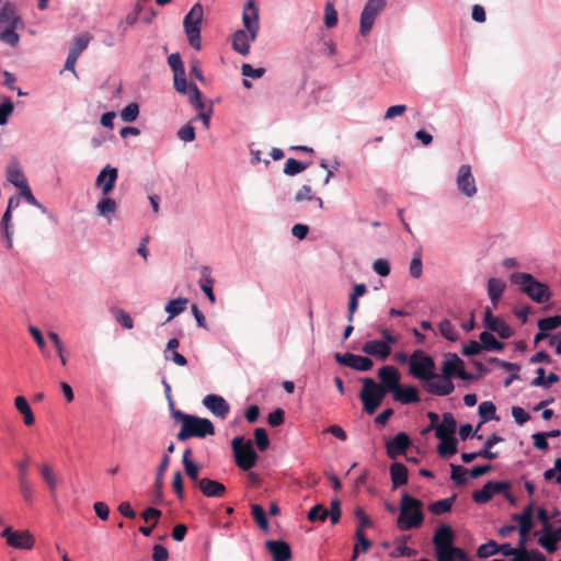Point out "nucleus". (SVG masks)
Wrapping results in <instances>:
<instances>
[{
  "label": "nucleus",
  "mask_w": 561,
  "mask_h": 561,
  "mask_svg": "<svg viewBox=\"0 0 561 561\" xmlns=\"http://www.w3.org/2000/svg\"><path fill=\"white\" fill-rule=\"evenodd\" d=\"M337 12L332 2H327L324 7V24L332 28L337 24Z\"/></svg>",
  "instance_id": "4d7b16f0"
},
{
  "label": "nucleus",
  "mask_w": 561,
  "mask_h": 561,
  "mask_svg": "<svg viewBox=\"0 0 561 561\" xmlns=\"http://www.w3.org/2000/svg\"><path fill=\"white\" fill-rule=\"evenodd\" d=\"M390 478L392 482V489L396 490L408 482V469L401 462H393L390 466Z\"/></svg>",
  "instance_id": "c756f323"
},
{
  "label": "nucleus",
  "mask_w": 561,
  "mask_h": 561,
  "mask_svg": "<svg viewBox=\"0 0 561 561\" xmlns=\"http://www.w3.org/2000/svg\"><path fill=\"white\" fill-rule=\"evenodd\" d=\"M188 302L187 298L179 297L171 299L164 307L165 312L169 313L168 321L182 313Z\"/></svg>",
  "instance_id": "58836bf2"
},
{
  "label": "nucleus",
  "mask_w": 561,
  "mask_h": 561,
  "mask_svg": "<svg viewBox=\"0 0 561 561\" xmlns=\"http://www.w3.org/2000/svg\"><path fill=\"white\" fill-rule=\"evenodd\" d=\"M138 115H139V106L135 102L127 104L121 112V118L125 123H131V122L136 121Z\"/></svg>",
  "instance_id": "603ef678"
},
{
  "label": "nucleus",
  "mask_w": 561,
  "mask_h": 561,
  "mask_svg": "<svg viewBox=\"0 0 561 561\" xmlns=\"http://www.w3.org/2000/svg\"><path fill=\"white\" fill-rule=\"evenodd\" d=\"M505 289H506V284L503 279L496 278V277H491L488 279L486 291H488V296L494 307L497 305V302H499L500 298L502 297L503 293L505 291Z\"/></svg>",
  "instance_id": "c85d7f7f"
},
{
  "label": "nucleus",
  "mask_w": 561,
  "mask_h": 561,
  "mask_svg": "<svg viewBox=\"0 0 561 561\" xmlns=\"http://www.w3.org/2000/svg\"><path fill=\"white\" fill-rule=\"evenodd\" d=\"M251 514L254 518L255 523L262 530L268 529V520L265 514L264 508L259 504H253L251 506Z\"/></svg>",
  "instance_id": "de8ad7c7"
},
{
  "label": "nucleus",
  "mask_w": 561,
  "mask_h": 561,
  "mask_svg": "<svg viewBox=\"0 0 561 561\" xmlns=\"http://www.w3.org/2000/svg\"><path fill=\"white\" fill-rule=\"evenodd\" d=\"M14 405L16 410L23 415L25 425L31 426L35 423V416L25 397L18 396L14 400Z\"/></svg>",
  "instance_id": "473e14b6"
},
{
  "label": "nucleus",
  "mask_w": 561,
  "mask_h": 561,
  "mask_svg": "<svg viewBox=\"0 0 561 561\" xmlns=\"http://www.w3.org/2000/svg\"><path fill=\"white\" fill-rule=\"evenodd\" d=\"M362 352L379 360H386L391 353V347L379 340H370L363 344Z\"/></svg>",
  "instance_id": "4be33fe9"
},
{
  "label": "nucleus",
  "mask_w": 561,
  "mask_h": 561,
  "mask_svg": "<svg viewBox=\"0 0 561 561\" xmlns=\"http://www.w3.org/2000/svg\"><path fill=\"white\" fill-rule=\"evenodd\" d=\"M14 111V104L9 98H5L0 104V125H5Z\"/></svg>",
  "instance_id": "052dcab7"
},
{
  "label": "nucleus",
  "mask_w": 561,
  "mask_h": 561,
  "mask_svg": "<svg viewBox=\"0 0 561 561\" xmlns=\"http://www.w3.org/2000/svg\"><path fill=\"white\" fill-rule=\"evenodd\" d=\"M450 468H451V474H450L451 480L459 485L466 484L467 483V479H466L467 470L459 465H453V463L450 465Z\"/></svg>",
  "instance_id": "0e129e2a"
},
{
  "label": "nucleus",
  "mask_w": 561,
  "mask_h": 561,
  "mask_svg": "<svg viewBox=\"0 0 561 561\" xmlns=\"http://www.w3.org/2000/svg\"><path fill=\"white\" fill-rule=\"evenodd\" d=\"M442 373L444 380H451L455 376L461 380H473V374L465 370V363L456 353L446 354Z\"/></svg>",
  "instance_id": "f8f14e48"
},
{
  "label": "nucleus",
  "mask_w": 561,
  "mask_h": 561,
  "mask_svg": "<svg viewBox=\"0 0 561 561\" xmlns=\"http://www.w3.org/2000/svg\"><path fill=\"white\" fill-rule=\"evenodd\" d=\"M265 68H254L252 65L250 64H243L242 67H241V73L247 77V78H252V79H260L264 76L265 73Z\"/></svg>",
  "instance_id": "69168bd1"
},
{
  "label": "nucleus",
  "mask_w": 561,
  "mask_h": 561,
  "mask_svg": "<svg viewBox=\"0 0 561 561\" xmlns=\"http://www.w3.org/2000/svg\"><path fill=\"white\" fill-rule=\"evenodd\" d=\"M408 537L403 536L396 540V554L397 557H413L416 554V550L407 546Z\"/></svg>",
  "instance_id": "13d9d810"
},
{
  "label": "nucleus",
  "mask_w": 561,
  "mask_h": 561,
  "mask_svg": "<svg viewBox=\"0 0 561 561\" xmlns=\"http://www.w3.org/2000/svg\"><path fill=\"white\" fill-rule=\"evenodd\" d=\"M192 450L186 448L183 453V466L187 477L194 481H198L199 467L191 460Z\"/></svg>",
  "instance_id": "a19ab883"
},
{
  "label": "nucleus",
  "mask_w": 561,
  "mask_h": 561,
  "mask_svg": "<svg viewBox=\"0 0 561 561\" xmlns=\"http://www.w3.org/2000/svg\"><path fill=\"white\" fill-rule=\"evenodd\" d=\"M483 324L486 331L496 333L503 340H507L513 335L511 327L505 321L494 316L489 308L484 311Z\"/></svg>",
  "instance_id": "f3484780"
},
{
  "label": "nucleus",
  "mask_w": 561,
  "mask_h": 561,
  "mask_svg": "<svg viewBox=\"0 0 561 561\" xmlns=\"http://www.w3.org/2000/svg\"><path fill=\"white\" fill-rule=\"evenodd\" d=\"M214 434L215 426L210 420L192 415L185 424H182L176 437L179 440H186L191 437L205 438Z\"/></svg>",
  "instance_id": "6e6552de"
},
{
  "label": "nucleus",
  "mask_w": 561,
  "mask_h": 561,
  "mask_svg": "<svg viewBox=\"0 0 561 561\" xmlns=\"http://www.w3.org/2000/svg\"><path fill=\"white\" fill-rule=\"evenodd\" d=\"M1 537L5 539L8 546L20 550H30L35 543V538L28 530H14L11 527H5L1 531Z\"/></svg>",
  "instance_id": "ddd939ff"
},
{
  "label": "nucleus",
  "mask_w": 561,
  "mask_h": 561,
  "mask_svg": "<svg viewBox=\"0 0 561 561\" xmlns=\"http://www.w3.org/2000/svg\"><path fill=\"white\" fill-rule=\"evenodd\" d=\"M457 495L453 494L450 497L442 499L428 505V511L434 515H443L450 512Z\"/></svg>",
  "instance_id": "4c0bfd02"
},
{
  "label": "nucleus",
  "mask_w": 561,
  "mask_h": 561,
  "mask_svg": "<svg viewBox=\"0 0 561 561\" xmlns=\"http://www.w3.org/2000/svg\"><path fill=\"white\" fill-rule=\"evenodd\" d=\"M95 209L99 216L111 222L113 216L117 211V203L115 199L108 197V195H103V197L98 202Z\"/></svg>",
  "instance_id": "cd10ccee"
},
{
  "label": "nucleus",
  "mask_w": 561,
  "mask_h": 561,
  "mask_svg": "<svg viewBox=\"0 0 561 561\" xmlns=\"http://www.w3.org/2000/svg\"><path fill=\"white\" fill-rule=\"evenodd\" d=\"M334 358L340 365L357 371H368L374 367V362L368 356L357 355L351 352L344 354L335 353Z\"/></svg>",
  "instance_id": "dca6fc26"
},
{
  "label": "nucleus",
  "mask_w": 561,
  "mask_h": 561,
  "mask_svg": "<svg viewBox=\"0 0 561 561\" xmlns=\"http://www.w3.org/2000/svg\"><path fill=\"white\" fill-rule=\"evenodd\" d=\"M38 471H39L42 479L46 483L48 490L51 493H55L58 488V479L54 472L53 467L48 463H42L38 466Z\"/></svg>",
  "instance_id": "2f4dec72"
},
{
  "label": "nucleus",
  "mask_w": 561,
  "mask_h": 561,
  "mask_svg": "<svg viewBox=\"0 0 561 561\" xmlns=\"http://www.w3.org/2000/svg\"><path fill=\"white\" fill-rule=\"evenodd\" d=\"M90 41L91 36L88 33L76 36L69 47V53L80 57L81 53L88 47Z\"/></svg>",
  "instance_id": "37998d69"
},
{
  "label": "nucleus",
  "mask_w": 561,
  "mask_h": 561,
  "mask_svg": "<svg viewBox=\"0 0 561 561\" xmlns=\"http://www.w3.org/2000/svg\"><path fill=\"white\" fill-rule=\"evenodd\" d=\"M455 533L449 525H440L434 533L433 545L437 561H449L442 556L444 548H449L454 552H460V548L454 546Z\"/></svg>",
  "instance_id": "9b49d317"
},
{
  "label": "nucleus",
  "mask_w": 561,
  "mask_h": 561,
  "mask_svg": "<svg viewBox=\"0 0 561 561\" xmlns=\"http://www.w3.org/2000/svg\"><path fill=\"white\" fill-rule=\"evenodd\" d=\"M18 482H19V489H20V493H21L22 497L24 499V501L31 502L34 496V490H33L32 483L30 482L28 479H19Z\"/></svg>",
  "instance_id": "e2e57ef3"
},
{
  "label": "nucleus",
  "mask_w": 561,
  "mask_h": 561,
  "mask_svg": "<svg viewBox=\"0 0 561 561\" xmlns=\"http://www.w3.org/2000/svg\"><path fill=\"white\" fill-rule=\"evenodd\" d=\"M32 462V457L30 455H25L23 459L16 460L14 466L18 470V480L19 479H28V466Z\"/></svg>",
  "instance_id": "680f3d73"
},
{
  "label": "nucleus",
  "mask_w": 561,
  "mask_h": 561,
  "mask_svg": "<svg viewBox=\"0 0 561 561\" xmlns=\"http://www.w3.org/2000/svg\"><path fill=\"white\" fill-rule=\"evenodd\" d=\"M25 24L18 11L16 3L5 1L0 8V42L11 47L20 42L19 31L24 30Z\"/></svg>",
  "instance_id": "7ed1b4c3"
},
{
  "label": "nucleus",
  "mask_w": 561,
  "mask_h": 561,
  "mask_svg": "<svg viewBox=\"0 0 561 561\" xmlns=\"http://www.w3.org/2000/svg\"><path fill=\"white\" fill-rule=\"evenodd\" d=\"M378 377L380 379L379 388L383 393L393 392L400 385V373L391 365H386L379 368Z\"/></svg>",
  "instance_id": "a211bd4d"
},
{
  "label": "nucleus",
  "mask_w": 561,
  "mask_h": 561,
  "mask_svg": "<svg viewBox=\"0 0 561 561\" xmlns=\"http://www.w3.org/2000/svg\"><path fill=\"white\" fill-rule=\"evenodd\" d=\"M503 440H504V438L502 436H500L499 434H496V433H493L491 436H489L486 438V440L484 442L482 448L480 449V450H484L486 453V455L482 456V458L488 459V460L496 459L497 458V453L492 451L491 448L494 445H496V444H499V443H501Z\"/></svg>",
  "instance_id": "79ce46f5"
},
{
  "label": "nucleus",
  "mask_w": 561,
  "mask_h": 561,
  "mask_svg": "<svg viewBox=\"0 0 561 561\" xmlns=\"http://www.w3.org/2000/svg\"><path fill=\"white\" fill-rule=\"evenodd\" d=\"M168 65L170 66L173 75H183L185 68L179 53H173L168 57Z\"/></svg>",
  "instance_id": "bf43d9fd"
},
{
  "label": "nucleus",
  "mask_w": 561,
  "mask_h": 561,
  "mask_svg": "<svg viewBox=\"0 0 561 561\" xmlns=\"http://www.w3.org/2000/svg\"><path fill=\"white\" fill-rule=\"evenodd\" d=\"M510 282L519 286L520 291L537 304H546L551 298V291L548 285L537 280L530 273H512L510 275Z\"/></svg>",
  "instance_id": "39448f33"
},
{
  "label": "nucleus",
  "mask_w": 561,
  "mask_h": 561,
  "mask_svg": "<svg viewBox=\"0 0 561 561\" xmlns=\"http://www.w3.org/2000/svg\"><path fill=\"white\" fill-rule=\"evenodd\" d=\"M374 272L381 276L387 277L390 274V263L386 259H378L373 264Z\"/></svg>",
  "instance_id": "338daca9"
},
{
  "label": "nucleus",
  "mask_w": 561,
  "mask_h": 561,
  "mask_svg": "<svg viewBox=\"0 0 561 561\" xmlns=\"http://www.w3.org/2000/svg\"><path fill=\"white\" fill-rule=\"evenodd\" d=\"M511 486L512 483L508 480H490L486 483H484V485L481 489L473 491L472 500L477 504H485L492 500L494 494H502L504 491L510 490Z\"/></svg>",
  "instance_id": "4468645a"
},
{
  "label": "nucleus",
  "mask_w": 561,
  "mask_h": 561,
  "mask_svg": "<svg viewBox=\"0 0 561 561\" xmlns=\"http://www.w3.org/2000/svg\"><path fill=\"white\" fill-rule=\"evenodd\" d=\"M423 503L421 500L403 492L400 501V515L397 525L400 530L407 531L419 528L424 522Z\"/></svg>",
  "instance_id": "20e7f679"
},
{
  "label": "nucleus",
  "mask_w": 561,
  "mask_h": 561,
  "mask_svg": "<svg viewBox=\"0 0 561 561\" xmlns=\"http://www.w3.org/2000/svg\"><path fill=\"white\" fill-rule=\"evenodd\" d=\"M537 325L540 331L549 332L556 330L561 327V314L542 318L538 320Z\"/></svg>",
  "instance_id": "49530a36"
},
{
  "label": "nucleus",
  "mask_w": 561,
  "mask_h": 561,
  "mask_svg": "<svg viewBox=\"0 0 561 561\" xmlns=\"http://www.w3.org/2000/svg\"><path fill=\"white\" fill-rule=\"evenodd\" d=\"M386 8V0H367L359 19V33L362 36H367L375 23L376 18Z\"/></svg>",
  "instance_id": "9d476101"
},
{
  "label": "nucleus",
  "mask_w": 561,
  "mask_h": 561,
  "mask_svg": "<svg viewBox=\"0 0 561 561\" xmlns=\"http://www.w3.org/2000/svg\"><path fill=\"white\" fill-rule=\"evenodd\" d=\"M482 348L488 352H500L504 348V344L497 341L489 331H483L479 335Z\"/></svg>",
  "instance_id": "f704fd0d"
},
{
  "label": "nucleus",
  "mask_w": 561,
  "mask_h": 561,
  "mask_svg": "<svg viewBox=\"0 0 561 561\" xmlns=\"http://www.w3.org/2000/svg\"><path fill=\"white\" fill-rule=\"evenodd\" d=\"M242 22L245 30H237L232 34V48L242 56L250 53V43L254 42L260 31L259 7L255 0H247Z\"/></svg>",
  "instance_id": "f03ea898"
},
{
  "label": "nucleus",
  "mask_w": 561,
  "mask_h": 561,
  "mask_svg": "<svg viewBox=\"0 0 561 561\" xmlns=\"http://www.w3.org/2000/svg\"><path fill=\"white\" fill-rule=\"evenodd\" d=\"M174 89L181 94L190 92V84L187 83L185 72L183 75H173Z\"/></svg>",
  "instance_id": "774afa93"
},
{
  "label": "nucleus",
  "mask_w": 561,
  "mask_h": 561,
  "mask_svg": "<svg viewBox=\"0 0 561 561\" xmlns=\"http://www.w3.org/2000/svg\"><path fill=\"white\" fill-rule=\"evenodd\" d=\"M176 136L180 140L184 142H192L196 138L195 127L192 124V121L187 122L183 125L176 133Z\"/></svg>",
  "instance_id": "8fccbe9b"
},
{
  "label": "nucleus",
  "mask_w": 561,
  "mask_h": 561,
  "mask_svg": "<svg viewBox=\"0 0 561 561\" xmlns=\"http://www.w3.org/2000/svg\"><path fill=\"white\" fill-rule=\"evenodd\" d=\"M393 399L402 404H412L420 401V396L416 387L401 386L392 392Z\"/></svg>",
  "instance_id": "393cba45"
},
{
  "label": "nucleus",
  "mask_w": 561,
  "mask_h": 561,
  "mask_svg": "<svg viewBox=\"0 0 561 561\" xmlns=\"http://www.w3.org/2000/svg\"><path fill=\"white\" fill-rule=\"evenodd\" d=\"M439 444L437 446V451L440 457L449 458L457 453V439L456 437H443L438 438Z\"/></svg>",
  "instance_id": "e433bc0d"
},
{
  "label": "nucleus",
  "mask_w": 561,
  "mask_h": 561,
  "mask_svg": "<svg viewBox=\"0 0 561 561\" xmlns=\"http://www.w3.org/2000/svg\"><path fill=\"white\" fill-rule=\"evenodd\" d=\"M456 420L454 415L449 412L443 414L442 422L436 426V437H455L456 432Z\"/></svg>",
  "instance_id": "a878e982"
},
{
  "label": "nucleus",
  "mask_w": 561,
  "mask_h": 561,
  "mask_svg": "<svg viewBox=\"0 0 561 561\" xmlns=\"http://www.w3.org/2000/svg\"><path fill=\"white\" fill-rule=\"evenodd\" d=\"M435 368L434 359L424 351L415 350L410 355L409 371L414 378L423 382V386L428 393L439 397L450 394L455 389L453 381H434L433 379L437 377Z\"/></svg>",
  "instance_id": "f257e3e1"
},
{
  "label": "nucleus",
  "mask_w": 561,
  "mask_h": 561,
  "mask_svg": "<svg viewBox=\"0 0 561 561\" xmlns=\"http://www.w3.org/2000/svg\"><path fill=\"white\" fill-rule=\"evenodd\" d=\"M409 273L412 278H420L423 273L422 254L420 251L413 253L410 262Z\"/></svg>",
  "instance_id": "09e8293b"
},
{
  "label": "nucleus",
  "mask_w": 561,
  "mask_h": 561,
  "mask_svg": "<svg viewBox=\"0 0 561 561\" xmlns=\"http://www.w3.org/2000/svg\"><path fill=\"white\" fill-rule=\"evenodd\" d=\"M204 10L203 5L195 3L188 13L184 16L183 27L187 37L188 44L196 50L202 47L201 43V26L203 22Z\"/></svg>",
  "instance_id": "0eeeda50"
},
{
  "label": "nucleus",
  "mask_w": 561,
  "mask_h": 561,
  "mask_svg": "<svg viewBox=\"0 0 561 561\" xmlns=\"http://www.w3.org/2000/svg\"><path fill=\"white\" fill-rule=\"evenodd\" d=\"M412 445V440L405 432H399L386 442V451L390 459H397Z\"/></svg>",
  "instance_id": "aec40b11"
},
{
  "label": "nucleus",
  "mask_w": 561,
  "mask_h": 561,
  "mask_svg": "<svg viewBox=\"0 0 561 561\" xmlns=\"http://www.w3.org/2000/svg\"><path fill=\"white\" fill-rule=\"evenodd\" d=\"M497 553V542L494 540H489L485 543L479 546L477 550V556L480 559H486Z\"/></svg>",
  "instance_id": "864d4df0"
},
{
  "label": "nucleus",
  "mask_w": 561,
  "mask_h": 561,
  "mask_svg": "<svg viewBox=\"0 0 561 561\" xmlns=\"http://www.w3.org/2000/svg\"><path fill=\"white\" fill-rule=\"evenodd\" d=\"M385 396L379 385L373 378L363 379V389L359 393V398L363 402L364 411L367 414H374L376 412Z\"/></svg>",
  "instance_id": "1a4fd4ad"
},
{
  "label": "nucleus",
  "mask_w": 561,
  "mask_h": 561,
  "mask_svg": "<svg viewBox=\"0 0 561 561\" xmlns=\"http://www.w3.org/2000/svg\"><path fill=\"white\" fill-rule=\"evenodd\" d=\"M458 191L466 197L471 198L477 194V184L470 164H461L456 175Z\"/></svg>",
  "instance_id": "2eb2a0df"
},
{
  "label": "nucleus",
  "mask_w": 561,
  "mask_h": 561,
  "mask_svg": "<svg viewBox=\"0 0 561 561\" xmlns=\"http://www.w3.org/2000/svg\"><path fill=\"white\" fill-rule=\"evenodd\" d=\"M439 333L448 341L456 342L459 339V334L456 328L451 324L450 320L443 319L438 324Z\"/></svg>",
  "instance_id": "a18cd8bd"
},
{
  "label": "nucleus",
  "mask_w": 561,
  "mask_h": 561,
  "mask_svg": "<svg viewBox=\"0 0 561 561\" xmlns=\"http://www.w3.org/2000/svg\"><path fill=\"white\" fill-rule=\"evenodd\" d=\"M118 179V169L106 164L95 179V186L101 190L102 195H108L115 187Z\"/></svg>",
  "instance_id": "6ab92c4d"
},
{
  "label": "nucleus",
  "mask_w": 561,
  "mask_h": 561,
  "mask_svg": "<svg viewBox=\"0 0 561 561\" xmlns=\"http://www.w3.org/2000/svg\"><path fill=\"white\" fill-rule=\"evenodd\" d=\"M254 439L256 447L260 451H265L270 446V439L267 436V432L263 427H256L254 430Z\"/></svg>",
  "instance_id": "5fc2aeb1"
},
{
  "label": "nucleus",
  "mask_w": 561,
  "mask_h": 561,
  "mask_svg": "<svg viewBox=\"0 0 561 561\" xmlns=\"http://www.w3.org/2000/svg\"><path fill=\"white\" fill-rule=\"evenodd\" d=\"M329 517L328 510L322 504H317L308 512V519L310 522H324Z\"/></svg>",
  "instance_id": "6e6d98bb"
},
{
  "label": "nucleus",
  "mask_w": 561,
  "mask_h": 561,
  "mask_svg": "<svg viewBox=\"0 0 561 561\" xmlns=\"http://www.w3.org/2000/svg\"><path fill=\"white\" fill-rule=\"evenodd\" d=\"M175 449V445L174 443H170L169 446L167 447L165 449V453L157 468V473H156V481L154 483L156 484H159L162 483V479H163V476H164V472L165 470L168 469L169 467V463H170V454H172Z\"/></svg>",
  "instance_id": "ea45409f"
},
{
  "label": "nucleus",
  "mask_w": 561,
  "mask_h": 561,
  "mask_svg": "<svg viewBox=\"0 0 561 561\" xmlns=\"http://www.w3.org/2000/svg\"><path fill=\"white\" fill-rule=\"evenodd\" d=\"M215 280L211 277V270L209 266H202L201 268V278H199V287L202 291L207 296L210 302L216 301V297L213 290Z\"/></svg>",
  "instance_id": "bb28decb"
},
{
  "label": "nucleus",
  "mask_w": 561,
  "mask_h": 561,
  "mask_svg": "<svg viewBox=\"0 0 561 561\" xmlns=\"http://www.w3.org/2000/svg\"><path fill=\"white\" fill-rule=\"evenodd\" d=\"M187 94L188 102L191 103L192 106L199 111L204 108L202 92L199 91L198 87L195 83L190 84V92H187Z\"/></svg>",
  "instance_id": "3c124183"
},
{
  "label": "nucleus",
  "mask_w": 561,
  "mask_h": 561,
  "mask_svg": "<svg viewBox=\"0 0 561 561\" xmlns=\"http://www.w3.org/2000/svg\"><path fill=\"white\" fill-rule=\"evenodd\" d=\"M266 548L274 561H289L291 558L290 546L284 540H268Z\"/></svg>",
  "instance_id": "5701e85b"
},
{
  "label": "nucleus",
  "mask_w": 561,
  "mask_h": 561,
  "mask_svg": "<svg viewBox=\"0 0 561 561\" xmlns=\"http://www.w3.org/2000/svg\"><path fill=\"white\" fill-rule=\"evenodd\" d=\"M231 448L236 465L241 470L248 471L255 466L259 456L251 439H245L243 436H236L231 440Z\"/></svg>",
  "instance_id": "423d86ee"
},
{
  "label": "nucleus",
  "mask_w": 561,
  "mask_h": 561,
  "mask_svg": "<svg viewBox=\"0 0 561 561\" xmlns=\"http://www.w3.org/2000/svg\"><path fill=\"white\" fill-rule=\"evenodd\" d=\"M7 180L18 188L27 184V180L18 162H12L8 165Z\"/></svg>",
  "instance_id": "7c9ffc66"
},
{
  "label": "nucleus",
  "mask_w": 561,
  "mask_h": 561,
  "mask_svg": "<svg viewBox=\"0 0 561 561\" xmlns=\"http://www.w3.org/2000/svg\"><path fill=\"white\" fill-rule=\"evenodd\" d=\"M203 404L216 416L220 417V419H226L227 415L229 414L230 412V405L229 403L225 400V398H222L221 396L219 394H207L204 399H203Z\"/></svg>",
  "instance_id": "412c9836"
},
{
  "label": "nucleus",
  "mask_w": 561,
  "mask_h": 561,
  "mask_svg": "<svg viewBox=\"0 0 561 561\" xmlns=\"http://www.w3.org/2000/svg\"><path fill=\"white\" fill-rule=\"evenodd\" d=\"M534 513V503L530 502L527 506L522 511L520 523L518 524V533L528 534L534 527L533 520Z\"/></svg>",
  "instance_id": "72a5a7b5"
},
{
  "label": "nucleus",
  "mask_w": 561,
  "mask_h": 561,
  "mask_svg": "<svg viewBox=\"0 0 561 561\" xmlns=\"http://www.w3.org/2000/svg\"><path fill=\"white\" fill-rule=\"evenodd\" d=\"M310 163H305L294 158H288L285 162L284 173L289 176H294L305 171Z\"/></svg>",
  "instance_id": "c03bdc74"
},
{
  "label": "nucleus",
  "mask_w": 561,
  "mask_h": 561,
  "mask_svg": "<svg viewBox=\"0 0 561 561\" xmlns=\"http://www.w3.org/2000/svg\"><path fill=\"white\" fill-rule=\"evenodd\" d=\"M201 492L207 497H221L226 492V486L213 479L203 478L197 481Z\"/></svg>",
  "instance_id": "b1692460"
},
{
  "label": "nucleus",
  "mask_w": 561,
  "mask_h": 561,
  "mask_svg": "<svg viewBox=\"0 0 561 561\" xmlns=\"http://www.w3.org/2000/svg\"><path fill=\"white\" fill-rule=\"evenodd\" d=\"M478 413L481 417L478 428H480V426L482 424H484L491 420H499V417L496 415V408H495L494 403L491 401L481 402L478 408Z\"/></svg>",
  "instance_id": "c9c22d12"
}]
</instances>
